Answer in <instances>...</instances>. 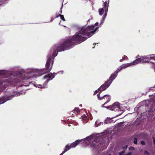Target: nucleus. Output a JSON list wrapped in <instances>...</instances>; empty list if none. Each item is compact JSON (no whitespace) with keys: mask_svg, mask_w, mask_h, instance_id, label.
Listing matches in <instances>:
<instances>
[{"mask_svg":"<svg viewBox=\"0 0 155 155\" xmlns=\"http://www.w3.org/2000/svg\"><path fill=\"white\" fill-rule=\"evenodd\" d=\"M153 139L154 143V144H155V139L154 137H153Z\"/></svg>","mask_w":155,"mask_h":155,"instance_id":"nucleus-39","label":"nucleus"},{"mask_svg":"<svg viewBox=\"0 0 155 155\" xmlns=\"http://www.w3.org/2000/svg\"><path fill=\"white\" fill-rule=\"evenodd\" d=\"M127 58V57L126 56H125V55H124V57L123 58H124L125 59V58Z\"/></svg>","mask_w":155,"mask_h":155,"instance_id":"nucleus-37","label":"nucleus"},{"mask_svg":"<svg viewBox=\"0 0 155 155\" xmlns=\"http://www.w3.org/2000/svg\"><path fill=\"white\" fill-rule=\"evenodd\" d=\"M6 71H0V75H4L6 73Z\"/></svg>","mask_w":155,"mask_h":155,"instance_id":"nucleus-22","label":"nucleus"},{"mask_svg":"<svg viewBox=\"0 0 155 155\" xmlns=\"http://www.w3.org/2000/svg\"><path fill=\"white\" fill-rule=\"evenodd\" d=\"M61 13H62V11H61Z\"/></svg>","mask_w":155,"mask_h":155,"instance_id":"nucleus-50","label":"nucleus"},{"mask_svg":"<svg viewBox=\"0 0 155 155\" xmlns=\"http://www.w3.org/2000/svg\"><path fill=\"white\" fill-rule=\"evenodd\" d=\"M79 106H80V107H82V104H80V105H79Z\"/></svg>","mask_w":155,"mask_h":155,"instance_id":"nucleus-44","label":"nucleus"},{"mask_svg":"<svg viewBox=\"0 0 155 155\" xmlns=\"http://www.w3.org/2000/svg\"><path fill=\"white\" fill-rule=\"evenodd\" d=\"M107 1L105 2L104 4V8L106 10V12L108 11V6L107 7Z\"/></svg>","mask_w":155,"mask_h":155,"instance_id":"nucleus-18","label":"nucleus"},{"mask_svg":"<svg viewBox=\"0 0 155 155\" xmlns=\"http://www.w3.org/2000/svg\"><path fill=\"white\" fill-rule=\"evenodd\" d=\"M153 139L154 143V144H155V139L154 137H153Z\"/></svg>","mask_w":155,"mask_h":155,"instance_id":"nucleus-40","label":"nucleus"},{"mask_svg":"<svg viewBox=\"0 0 155 155\" xmlns=\"http://www.w3.org/2000/svg\"><path fill=\"white\" fill-rule=\"evenodd\" d=\"M74 111L76 112L77 113H78V110H77V109L76 108H75L74 110Z\"/></svg>","mask_w":155,"mask_h":155,"instance_id":"nucleus-33","label":"nucleus"},{"mask_svg":"<svg viewBox=\"0 0 155 155\" xmlns=\"http://www.w3.org/2000/svg\"><path fill=\"white\" fill-rule=\"evenodd\" d=\"M79 111H80V110H79V109L78 108V114H79Z\"/></svg>","mask_w":155,"mask_h":155,"instance_id":"nucleus-46","label":"nucleus"},{"mask_svg":"<svg viewBox=\"0 0 155 155\" xmlns=\"http://www.w3.org/2000/svg\"><path fill=\"white\" fill-rule=\"evenodd\" d=\"M55 75V74H52L51 73L45 75L44 77V78L45 79L47 78H49L50 79L49 80L47 79V80L48 81L52 79L53 78H54Z\"/></svg>","mask_w":155,"mask_h":155,"instance_id":"nucleus-11","label":"nucleus"},{"mask_svg":"<svg viewBox=\"0 0 155 155\" xmlns=\"http://www.w3.org/2000/svg\"><path fill=\"white\" fill-rule=\"evenodd\" d=\"M118 73V71L114 72L111 74L109 79L104 83V84L108 88L110 86L113 81L117 77Z\"/></svg>","mask_w":155,"mask_h":155,"instance_id":"nucleus-4","label":"nucleus"},{"mask_svg":"<svg viewBox=\"0 0 155 155\" xmlns=\"http://www.w3.org/2000/svg\"><path fill=\"white\" fill-rule=\"evenodd\" d=\"M150 59H147L146 60H145L144 61V63H149L150 62L149 61Z\"/></svg>","mask_w":155,"mask_h":155,"instance_id":"nucleus-29","label":"nucleus"},{"mask_svg":"<svg viewBox=\"0 0 155 155\" xmlns=\"http://www.w3.org/2000/svg\"><path fill=\"white\" fill-rule=\"evenodd\" d=\"M94 47H95V46H94V47H93V48H94Z\"/></svg>","mask_w":155,"mask_h":155,"instance_id":"nucleus-49","label":"nucleus"},{"mask_svg":"<svg viewBox=\"0 0 155 155\" xmlns=\"http://www.w3.org/2000/svg\"><path fill=\"white\" fill-rule=\"evenodd\" d=\"M109 0H108V1H107V2H108V4H107L108 5L109 3Z\"/></svg>","mask_w":155,"mask_h":155,"instance_id":"nucleus-45","label":"nucleus"},{"mask_svg":"<svg viewBox=\"0 0 155 155\" xmlns=\"http://www.w3.org/2000/svg\"><path fill=\"white\" fill-rule=\"evenodd\" d=\"M64 153H63V152L60 154L59 155H62Z\"/></svg>","mask_w":155,"mask_h":155,"instance_id":"nucleus-43","label":"nucleus"},{"mask_svg":"<svg viewBox=\"0 0 155 155\" xmlns=\"http://www.w3.org/2000/svg\"><path fill=\"white\" fill-rule=\"evenodd\" d=\"M131 148H132V149H134V148L132 147H130V149Z\"/></svg>","mask_w":155,"mask_h":155,"instance_id":"nucleus-42","label":"nucleus"},{"mask_svg":"<svg viewBox=\"0 0 155 155\" xmlns=\"http://www.w3.org/2000/svg\"><path fill=\"white\" fill-rule=\"evenodd\" d=\"M98 25V22H96L95 24V26H97Z\"/></svg>","mask_w":155,"mask_h":155,"instance_id":"nucleus-35","label":"nucleus"},{"mask_svg":"<svg viewBox=\"0 0 155 155\" xmlns=\"http://www.w3.org/2000/svg\"><path fill=\"white\" fill-rule=\"evenodd\" d=\"M97 96L99 100H104V102H105L102 105L103 107H104V106L110 101L111 100L110 96L109 95H105L103 97H100V94H98Z\"/></svg>","mask_w":155,"mask_h":155,"instance_id":"nucleus-5","label":"nucleus"},{"mask_svg":"<svg viewBox=\"0 0 155 155\" xmlns=\"http://www.w3.org/2000/svg\"><path fill=\"white\" fill-rule=\"evenodd\" d=\"M127 147V145H126L125 147H122V148L123 149H124L125 150H126Z\"/></svg>","mask_w":155,"mask_h":155,"instance_id":"nucleus-30","label":"nucleus"},{"mask_svg":"<svg viewBox=\"0 0 155 155\" xmlns=\"http://www.w3.org/2000/svg\"><path fill=\"white\" fill-rule=\"evenodd\" d=\"M107 15V13H105L104 15H103V19L102 20V21H101V23H100V24L101 25H102L103 24V23H104V19L105 18V17Z\"/></svg>","mask_w":155,"mask_h":155,"instance_id":"nucleus-21","label":"nucleus"},{"mask_svg":"<svg viewBox=\"0 0 155 155\" xmlns=\"http://www.w3.org/2000/svg\"><path fill=\"white\" fill-rule=\"evenodd\" d=\"M98 28V27H96L94 29H94L93 30H92V35L94 34V33L97 30V29Z\"/></svg>","mask_w":155,"mask_h":155,"instance_id":"nucleus-23","label":"nucleus"},{"mask_svg":"<svg viewBox=\"0 0 155 155\" xmlns=\"http://www.w3.org/2000/svg\"><path fill=\"white\" fill-rule=\"evenodd\" d=\"M38 86H37L39 88H43V87L41 85H38Z\"/></svg>","mask_w":155,"mask_h":155,"instance_id":"nucleus-32","label":"nucleus"},{"mask_svg":"<svg viewBox=\"0 0 155 155\" xmlns=\"http://www.w3.org/2000/svg\"><path fill=\"white\" fill-rule=\"evenodd\" d=\"M84 142L86 144V145H88L91 142V140H88L86 139L84 140Z\"/></svg>","mask_w":155,"mask_h":155,"instance_id":"nucleus-19","label":"nucleus"},{"mask_svg":"<svg viewBox=\"0 0 155 155\" xmlns=\"http://www.w3.org/2000/svg\"><path fill=\"white\" fill-rule=\"evenodd\" d=\"M144 154L145 155H149V153L147 151H144Z\"/></svg>","mask_w":155,"mask_h":155,"instance_id":"nucleus-26","label":"nucleus"},{"mask_svg":"<svg viewBox=\"0 0 155 155\" xmlns=\"http://www.w3.org/2000/svg\"><path fill=\"white\" fill-rule=\"evenodd\" d=\"M91 147L97 150H101L102 148V145L101 144V142H97L96 141H94L92 142Z\"/></svg>","mask_w":155,"mask_h":155,"instance_id":"nucleus-8","label":"nucleus"},{"mask_svg":"<svg viewBox=\"0 0 155 155\" xmlns=\"http://www.w3.org/2000/svg\"><path fill=\"white\" fill-rule=\"evenodd\" d=\"M140 143L143 145H145V143L144 141L142 140L140 141Z\"/></svg>","mask_w":155,"mask_h":155,"instance_id":"nucleus-28","label":"nucleus"},{"mask_svg":"<svg viewBox=\"0 0 155 155\" xmlns=\"http://www.w3.org/2000/svg\"><path fill=\"white\" fill-rule=\"evenodd\" d=\"M81 110H83V109H81Z\"/></svg>","mask_w":155,"mask_h":155,"instance_id":"nucleus-51","label":"nucleus"},{"mask_svg":"<svg viewBox=\"0 0 155 155\" xmlns=\"http://www.w3.org/2000/svg\"><path fill=\"white\" fill-rule=\"evenodd\" d=\"M133 64L131 62L130 63H127V64H123L121 66H120V69H117L115 72L118 71V73L122 69L124 68H127L128 67L130 66L131 65H133Z\"/></svg>","mask_w":155,"mask_h":155,"instance_id":"nucleus-10","label":"nucleus"},{"mask_svg":"<svg viewBox=\"0 0 155 155\" xmlns=\"http://www.w3.org/2000/svg\"><path fill=\"white\" fill-rule=\"evenodd\" d=\"M78 144V140H76L74 142H73L71 145H70L71 147L73 148L75 147Z\"/></svg>","mask_w":155,"mask_h":155,"instance_id":"nucleus-16","label":"nucleus"},{"mask_svg":"<svg viewBox=\"0 0 155 155\" xmlns=\"http://www.w3.org/2000/svg\"><path fill=\"white\" fill-rule=\"evenodd\" d=\"M134 143L135 144H137V139L135 138L134 139Z\"/></svg>","mask_w":155,"mask_h":155,"instance_id":"nucleus-24","label":"nucleus"},{"mask_svg":"<svg viewBox=\"0 0 155 155\" xmlns=\"http://www.w3.org/2000/svg\"><path fill=\"white\" fill-rule=\"evenodd\" d=\"M80 140H78V144L80 143Z\"/></svg>","mask_w":155,"mask_h":155,"instance_id":"nucleus-41","label":"nucleus"},{"mask_svg":"<svg viewBox=\"0 0 155 155\" xmlns=\"http://www.w3.org/2000/svg\"><path fill=\"white\" fill-rule=\"evenodd\" d=\"M53 58L50 57L48 58L46 62L45 67V69L43 70V73L39 71L34 70V71H32L31 74H34V77L39 76L42 75L50 72L52 68V65L53 63Z\"/></svg>","mask_w":155,"mask_h":155,"instance_id":"nucleus-3","label":"nucleus"},{"mask_svg":"<svg viewBox=\"0 0 155 155\" xmlns=\"http://www.w3.org/2000/svg\"><path fill=\"white\" fill-rule=\"evenodd\" d=\"M87 21H88V22H89V21H90V19H89Z\"/></svg>","mask_w":155,"mask_h":155,"instance_id":"nucleus-47","label":"nucleus"},{"mask_svg":"<svg viewBox=\"0 0 155 155\" xmlns=\"http://www.w3.org/2000/svg\"><path fill=\"white\" fill-rule=\"evenodd\" d=\"M150 63H151L152 64H153V65L154 64H155V63H154V62H152V61H151L150 62Z\"/></svg>","mask_w":155,"mask_h":155,"instance_id":"nucleus-38","label":"nucleus"},{"mask_svg":"<svg viewBox=\"0 0 155 155\" xmlns=\"http://www.w3.org/2000/svg\"><path fill=\"white\" fill-rule=\"evenodd\" d=\"M107 88L106 87V86L104 84L102 85L101 87L99 88L100 90V92L99 94H100L102 91L106 90Z\"/></svg>","mask_w":155,"mask_h":155,"instance_id":"nucleus-13","label":"nucleus"},{"mask_svg":"<svg viewBox=\"0 0 155 155\" xmlns=\"http://www.w3.org/2000/svg\"><path fill=\"white\" fill-rule=\"evenodd\" d=\"M59 16H60V17H61V19L62 20H63V21H65V19L64 18V16H63V15H57V16H56V18H58V17Z\"/></svg>","mask_w":155,"mask_h":155,"instance_id":"nucleus-20","label":"nucleus"},{"mask_svg":"<svg viewBox=\"0 0 155 155\" xmlns=\"http://www.w3.org/2000/svg\"><path fill=\"white\" fill-rule=\"evenodd\" d=\"M109 107L110 108V110H114L115 111L117 110H120V104L117 102H115L112 105L110 106Z\"/></svg>","mask_w":155,"mask_h":155,"instance_id":"nucleus-7","label":"nucleus"},{"mask_svg":"<svg viewBox=\"0 0 155 155\" xmlns=\"http://www.w3.org/2000/svg\"><path fill=\"white\" fill-rule=\"evenodd\" d=\"M78 40V34H76L73 36L71 40L70 38L66 39L63 44L62 45H57L54 46V52L52 54L53 57H55L58 54V52L64 51L65 49H69L73 47L74 45H76Z\"/></svg>","mask_w":155,"mask_h":155,"instance_id":"nucleus-1","label":"nucleus"},{"mask_svg":"<svg viewBox=\"0 0 155 155\" xmlns=\"http://www.w3.org/2000/svg\"><path fill=\"white\" fill-rule=\"evenodd\" d=\"M94 25L88 26L87 27L84 26H78V44L85 41L87 38L92 35V30L94 29Z\"/></svg>","mask_w":155,"mask_h":155,"instance_id":"nucleus-2","label":"nucleus"},{"mask_svg":"<svg viewBox=\"0 0 155 155\" xmlns=\"http://www.w3.org/2000/svg\"><path fill=\"white\" fill-rule=\"evenodd\" d=\"M146 58H147V57L145 56H140L139 55H137L136 57L137 59L133 61L132 63L134 65L140 62L143 63H144V60L147 59Z\"/></svg>","mask_w":155,"mask_h":155,"instance_id":"nucleus-6","label":"nucleus"},{"mask_svg":"<svg viewBox=\"0 0 155 155\" xmlns=\"http://www.w3.org/2000/svg\"><path fill=\"white\" fill-rule=\"evenodd\" d=\"M125 60V59L124 58H122V59H120V62H122L123 61V60Z\"/></svg>","mask_w":155,"mask_h":155,"instance_id":"nucleus-34","label":"nucleus"},{"mask_svg":"<svg viewBox=\"0 0 155 155\" xmlns=\"http://www.w3.org/2000/svg\"><path fill=\"white\" fill-rule=\"evenodd\" d=\"M132 153L131 152H129L127 154H124V155H131Z\"/></svg>","mask_w":155,"mask_h":155,"instance_id":"nucleus-31","label":"nucleus"},{"mask_svg":"<svg viewBox=\"0 0 155 155\" xmlns=\"http://www.w3.org/2000/svg\"><path fill=\"white\" fill-rule=\"evenodd\" d=\"M98 12L100 15H102L104 12V9L103 8L99 9Z\"/></svg>","mask_w":155,"mask_h":155,"instance_id":"nucleus-17","label":"nucleus"},{"mask_svg":"<svg viewBox=\"0 0 155 155\" xmlns=\"http://www.w3.org/2000/svg\"><path fill=\"white\" fill-rule=\"evenodd\" d=\"M153 65V67L154 69V71H155V64H154Z\"/></svg>","mask_w":155,"mask_h":155,"instance_id":"nucleus-36","label":"nucleus"},{"mask_svg":"<svg viewBox=\"0 0 155 155\" xmlns=\"http://www.w3.org/2000/svg\"><path fill=\"white\" fill-rule=\"evenodd\" d=\"M71 148L70 145L69 144H68L64 148V150L63 152V153H64L66 152L67 151L69 150L70 148Z\"/></svg>","mask_w":155,"mask_h":155,"instance_id":"nucleus-15","label":"nucleus"},{"mask_svg":"<svg viewBox=\"0 0 155 155\" xmlns=\"http://www.w3.org/2000/svg\"><path fill=\"white\" fill-rule=\"evenodd\" d=\"M14 97V95H12L10 97L5 96L2 98L0 99V104L4 103L8 100H11L12 98L10 97Z\"/></svg>","mask_w":155,"mask_h":155,"instance_id":"nucleus-9","label":"nucleus"},{"mask_svg":"<svg viewBox=\"0 0 155 155\" xmlns=\"http://www.w3.org/2000/svg\"><path fill=\"white\" fill-rule=\"evenodd\" d=\"M154 54H150V55H147L146 56V57H147V58H146L147 59H150V60H155V56H153L154 55Z\"/></svg>","mask_w":155,"mask_h":155,"instance_id":"nucleus-14","label":"nucleus"},{"mask_svg":"<svg viewBox=\"0 0 155 155\" xmlns=\"http://www.w3.org/2000/svg\"><path fill=\"white\" fill-rule=\"evenodd\" d=\"M96 44V43H94L93 44V45H95Z\"/></svg>","mask_w":155,"mask_h":155,"instance_id":"nucleus-48","label":"nucleus"},{"mask_svg":"<svg viewBox=\"0 0 155 155\" xmlns=\"http://www.w3.org/2000/svg\"><path fill=\"white\" fill-rule=\"evenodd\" d=\"M100 91L99 88L97 90H96L94 93V95H95L97 93L99 92V91Z\"/></svg>","mask_w":155,"mask_h":155,"instance_id":"nucleus-25","label":"nucleus"},{"mask_svg":"<svg viewBox=\"0 0 155 155\" xmlns=\"http://www.w3.org/2000/svg\"><path fill=\"white\" fill-rule=\"evenodd\" d=\"M125 150H123L122 151L120 152L119 153L120 155H123L125 153Z\"/></svg>","mask_w":155,"mask_h":155,"instance_id":"nucleus-27","label":"nucleus"},{"mask_svg":"<svg viewBox=\"0 0 155 155\" xmlns=\"http://www.w3.org/2000/svg\"><path fill=\"white\" fill-rule=\"evenodd\" d=\"M81 118L80 117V119H81L82 121H83L84 123H86L88 121V119L87 117L84 114L81 117Z\"/></svg>","mask_w":155,"mask_h":155,"instance_id":"nucleus-12","label":"nucleus"}]
</instances>
